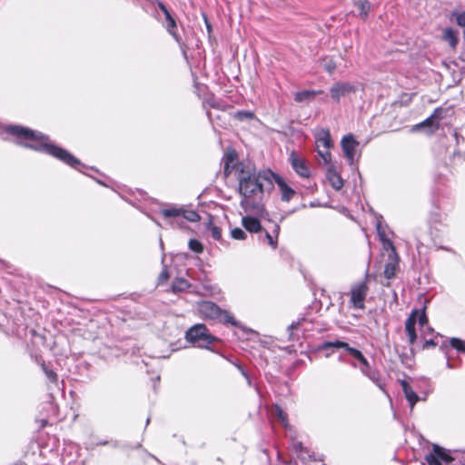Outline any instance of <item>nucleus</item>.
<instances>
[{
    "label": "nucleus",
    "instance_id": "obj_34",
    "mask_svg": "<svg viewBox=\"0 0 465 465\" xmlns=\"http://www.w3.org/2000/svg\"><path fill=\"white\" fill-rule=\"evenodd\" d=\"M447 111V109H443L442 107H437L430 114L431 118H433L434 121L439 124L440 120L446 117Z\"/></svg>",
    "mask_w": 465,
    "mask_h": 465
},
{
    "label": "nucleus",
    "instance_id": "obj_49",
    "mask_svg": "<svg viewBox=\"0 0 465 465\" xmlns=\"http://www.w3.org/2000/svg\"><path fill=\"white\" fill-rule=\"evenodd\" d=\"M164 256H165V254L163 253V258H162V263H163V262H164Z\"/></svg>",
    "mask_w": 465,
    "mask_h": 465
},
{
    "label": "nucleus",
    "instance_id": "obj_7",
    "mask_svg": "<svg viewBox=\"0 0 465 465\" xmlns=\"http://www.w3.org/2000/svg\"><path fill=\"white\" fill-rule=\"evenodd\" d=\"M350 355L360 362V370L361 373L368 377L381 391H384L385 384L381 379L380 372L370 365L364 355L355 348L350 349Z\"/></svg>",
    "mask_w": 465,
    "mask_h": 465
},
{
    "label": "nucleus",
    "instance_id": "obj_52",
    "mask_svg": "<svg viewBox=\"0 0 465 465\" xmlns=\"http://www.w3.org/2000/svg\"><path fill=\"white\" fill-rule=\"evenodd\" d=\"M149 422H150V418H147V420H146V425H147V424H149Z\"/></svg>",
    "mask_w": 465,
    "mask_h": 465
},
{
    "label": "nucleus",
    "instance_id": "obj_18",
    "mask_svg": "<svg viewBox=\"0 0 465 465\" xmlns=\"http://www.w3.org/2000/svg\"><path fill=\"white\" fill-rule=\"evenodd\" d=\"M377 232L382 242L383 249L386 251H390V258L398 256L392 242L386 237L385 232L382 230L380 223H377Z\"/></svg>",
    "mask_w": 465,
    "mask_h": 465
},
{
    "label": "nucleus",
    "instance_id": "obj_37",
    "mask_svg": "<svg viewBox=\"0 0 465 465\" xmlns=\"http://www.w3.org/2000/svg\"><path fill=\"white\" fill-rule=\"evenodd\" d=\"M188 245L189 248L196 253H201L203 250V244L196 239H191Z\"/></svg>",
    "mask_w": 465,
    "mask_h": 465
},
{
    "label": "nucleus",
    "instance_id": "obj_15",
    "mask_svg": "<svg viewBox=\"0 0 465 465\" xmlns=\"http://www.w3.org/2000/svg\"><path fill=\"white\" fill-rule=\"evenodd\" d=\"M272 181L278 185L282 201L289 202L295 195V191L290 187L285 180L279 174L273 173V175H272Z\"/></svg>",
    "mask_w": 465,
    "mask_h": 465
},
{
    "label": "nucleus",
    "instance_id": "obj_35",
    "mask_svg": "<svg viewBox=\"0 0 465 465\" xmlns=\"http://www.w3.org/2000/svg\"><path fill=\"white\" fill-rule=\"evenodd\" d=\"M169 277H170V274H169L167 266L165 264H163L162 272L159 274L158 279H157V284L158 285L164 284L168 281Z\"/></svg>",
    "mask_w": 465,
    "mask_h": 465
},
{
    "label": "nucleus",
    "instance_id": "obj_17",
    "mask_svg": "<svg viewBox=\"0 0 465 465\" xmlns=\"http://www.w3.org/2000/svg\"><path fill=\"white\" fill-rule=\"evenodd\" d=\"M405 398L407 399L411 409L412 410L415 404L420 401L418 394L412 390L411 385L404 380L400 381Z\"/></svg>",
    "mask_w": 465,
    "mask_h": 465
},
{
    "label": "nucleus",
    "instance_id": "obj_32",
    "mask_svg": "<svg viewBox=\"0 0 465 465\" xmlns=\"http://www.w3.org/2000/svg\"><path fill=\"white\" fill-rule=\"evenodd\" d=\"M234 118L242 122L246 120H252L254 118V114L251 111L242 110L234 114Z\"/></svg>",
    "mask_w": 465,
    "mask_h": 465
},
{
    "label": "nucleus",
    "instance_id": "obj_10",
    "mask_svg": "<svg viewBox=\"0 0 465 465\" xmlns=\"http://www.w3.org/2000/svg\"><path fill=\"white\" fill-rule=\"evenodd\" d=\"M424 460L428 465H442L441 461L450 464L454 460V458H452L444 448L433 444L432 451L426 454Z\"/></svg>",
    "mask_w": 465,
    "mask_h": 465
},
{
    "label": "nucleus",
    "instance_id": "obj_40",
    "mask_svg": "<svg viewBox=\"0 0 465 465\" xmlns=\"http://www.w3.org/2000/svg\"><path fill=\"white\" fill-rule=\"evenodd\" d=\"M323 68L325 71H327L328 73L331 74L335 68H336V64L333 61L331 60H329L328 62H326L323 65Z\"/></svg>",
    "mask_w": 465,
    "mask_h": 465
},
{
    "label": "nucleus",
    "instance_id": "obj_27",
    "mask_svg": "<svg viewBox=\"0 0 465 465\" xmlns=\"http://www.w3.org/2000/svg\"><path fill=\"white\" fill-rule=\"evenodd\" d=\"M274 413L285 429H292L288 422V414L279 405L274 406Z\"/></svg>",
    "mask_w": 465,
    "mask_h": 465
},
{
    "label": "nucleus",
    "instance_id": "obj_23",
    "mask_svg": "<svg viewBox=\"0 0 465 465\" xmlns=\"http://www.w3.org/2000/svg\"><path fill=\"white\" fill-rule=\"evenodd\" d=\"M391 261L385 264L384 276L391 280L395 276L398 268V256L390 258Z\"/></svg>",
    "mask_w": 465,
    "mask_h": 465
},
{
    "label": "nucleus",
    "instance_id": "obj_51",
    "mask_svg": "<svg viewBox=\"0 0 465 465\" xmlns=\"http://www.w3.org/2000/svg\"><path fill=\"white\" fill-rule=\"evenodd\" d=\"M160 245H161V248L163 247V242H162V240H160Z\"/></svg>",
    "mask_w": 465,
    "mask_h": 465
},
{
    "label": "nucleus",
    "instance_id": "obj_24",
    "mask_svg": "<svg viewBox=\"0 0 465 465\" xmlns=\"http://www.w3.org/2000/svg\"><path fill=\"white\" fill-rule=\"evenodd\" d=\"M442 38L449 43V45L452 47V48H455L458 42H459V38H458V31L457 30H454L452 28H446L444 31H443V35H442Z\"/></svg>",
    "mask_w": 465,
    "mask_h": 465
},
{
    "label": "nucleus",
    "instance_id": "obj_2",
    "mask_svg": "<svg viewBox=\"0 0 465 465\" xmlns=\"http://www.w3.org/2000/svg\"><path fill=\"white\" fill-rule=\"evenodd\" d=\"M8 132L16 137L26 140L22 143L25 147L45 152L78 171L81 170V167H84V164L77 158L65 149L52 143L49 137L40 132L16 125L10 126Z\"/></svg>",
    "mask_w": 465,
    "mask_h": 465
},
{
    "label": "nucleus",
    "instance_id": "obj_14",
    "mask_svg": "<svg viewBox=\"0 0 465 465\" xmlns=\"http://www.w3.org/2000/svg\"><path fill=\"white\" fill-rule=\"evenodd\" d=\"M158 7L161 9V11L163 13L165 17V24L164 26L168 33L177 41H180V36L177 34V25L175 19L173 17L171 13L168 11L166 6L163 3L158 2L157 3Z\"/></svg>",
    "mask_w": 465,
    "mask_h": 465
},
{
    "label": "nucleus",
    "instance_id": "obj_46",
    "mask_svg": "<svg viewBox=\"0 0 465 465\" xmlns=\"http://www.w3.org/2000/svg\"><path fill=\"white\" fill-rule=\"evenodd\" d=\"M293 446L296 450H302V442H295Z\"/></svg>",
    "mask_w": 465,
    "mask_h": 465
},
{
    "label": "nucleus",
    "instance_id": "obj_31",
    "mask_svg": "<svg viewBox=\"0 0 465 465\" xmlns=\"http://www.w3.org/2000/svg\"><path fill=\"white\" fill-rule=\"evenodd\" d=\"M451 348L457 350L459 352L465 353V341L459 338H451L450 340Z\"/></svg>",
    "mask_w": 465,
    "mask_h": 465
},
{
    "label": "nucleus",
    "instance_id": "obj_25",
    "mask_svg": "<svg viewBox=\"0 0 465 465\" xmlns=\"http://www.w3.org/2000/svg\"><path fill=\"white\" fill-rule=\"evenodd\" d=\"M322 91H312V90H303L297 92L294 95V100L297 103H302L306 100H310L314 98L316 94H322Z\"/></svg>",
    "mask_w": 465,
    "mask_h": 465
},
{
    "label": "nucleus",
    "instance_id": "obj_1",
    "mask_svg": "<svg viewBox=\"0 0 465 465\" xmlns=\"http://www.w3.org/2000/svg\"><path fill=\"white\" fill-rule=\"evenodd\" d=\"M239 171V193L242 199L240 202L241 207L244 212H254L262 214L264 212L261 202L263 198L264 191L272 188V171L256 173L251 169H241Z\"/></svg>",
    "mask_w": 465,
    "mask_h": 465
},
{
    "label": "nucleus",
    "instance_id": "obj_30",
    "mask_svg": "<svg viewBox=\"0 0 465 465\" xmlns=\"http://www.w3.org/2000/svg\"><path fill=\"white\" fill-rule=\"evenodd\" d=\"M427 126L433 127L434 130H436L439 128V124L436 123L433 118H431V115H430L428 118H426L421 123L415 124L412 127V131H417V130H420V128L427 127Z\"/></svg>",
    "mask_w": 465,
    "mask_h": 465
},
{
    "label": "nucleus",
    "instance_id": "obj_39",
    "mask_svg": "<svg viewBox=\"0 0 465 465\" xmlns=\"http://www.w3.org/2000/svg\"><path fill=\"white\" fill-rule=\"evenodd\" d=\"M231 236L235 240H244L247 234L242 229L237 227L231 231Z\"/></svg>",
    "mask_w": 465,
    "mask_h": 465
},
{
    "label": "nucleus",
    "instance_id": "obj_20",
    "mask_svg": "<svg viewBox=\"0 0 465 465\" xmlns=\"http://www.w3.org/2000/svg\"><path fill=\"white\" fill-rule=\"evenodd\" d=\"M354 6L359 11L358 16L366 21L368 19L369 14L371 12V4L368 0H355Z\"/></svg>",
    "mask_w": 465,
    "mask_h": 465
},
{
    "label": "nucleus",
    "instance_id": "obj_19",
    "mask_svg": "<svg viewBox=\"0 0 465 465\" xmlns=\"http://www.w3.org/2000/svg\"><path fill=\"white\" fill-rule=\"evenodd\" d=\"M242 224L250 232H258L262 230L260 221L252 216L247 215L242 218Z\"/></svg>",
    "mask_w": 465,
    "mask_h": 465
},
{
    "label": "nucleus",
    "instance_id": "obj_50",
    "mask_svg": "<svg viewBox=\"0 0 465 465\" xmlns=\"http://www.w3.org/2000/svg\"><path fill=\"white\" fill-rule=\"evenodd\" d=\"M207 25V29L210 31L211 30V25L209 24H206Z\"/></svg>",
    "mask_w": 465,
    "mask_h": 465
},
{
    "label": "nucleus",
    "instance_id": "obj_48",
    "mask_svg": "<svg viewBox=\"0 0 465 465\" xmlns=\"http://www.w3.org/2000/svg\"><path fill=\"white\" fill-rule=\"evenodd\" d=\"M461 460H462L463 465H465V451L463 452Z\"/></svg>",
    "mask_w": 465,
    "mask_h": 465
},
{
    "label": "nucleus",
    "instance_id": "obj_21",
    "mask_svg": "<svg viewBox=\"0 0 465 465\" xmlns=\"http://www.w3.org/2000/svg\"><path fill=\"white\" fill-rule=\"evenodd\" d=\"M327 178L333 189L338 191V190L341 189V187L343 186L342 178L336 171H334L331 168H330L328 170Z\"/></svg>",
    "mask_w": 465,
    "mask_h": 465
},
{
    "label": "nucleus",
    "instance_id": "obj_4",
    "mask_svg": "<svg viewBox=\"0 0 465 465\" xmlns=\"http://www.w3.org/2000/svg\"><path fill=\"white\" fill-rule=\"evenodd\" d=\"M185 339L188 342L202 349L209 348L216 341V338L209 332L207 327L202 323L194 324L189 328L185 332Z\"/></svg>",
    "mask_w": 465,
    "mask_h": 465
},
{
    "label": "nucleus",
    "instance_id": "obj_47",
    "mask_svg": "<svg viewBox=\"0 0 465 465\" xmlns=\"http://www.w3.org/2000/svg\"><path fill=\"white\" fill-rule=\"evenodd\" d=\"M447 367L450 369L454 368L449 360L447 361Z\"/></svg>",
    "mask_w": 465,
    "mask_h": 465
},
{
    "label": "nucleus",
    "instance_id": "obj_26",
    "mask_svg": "<svg viewBox=\"0 0 465 465\" xmlns=\"http://www.w3.org/2000/svg\"><path fill=\"white\" fill-rule=\"evenodd\" d=\"M280 232V225L274 224L272 232H265V238L268 241V244L273 249L277 247V238Z\"/></svg>",
    "mask_w": 465,
    "mask_h": 465
},
{
    "label": "nucleus",
    "instance_id": "obj_43",
    "mask_svg": "<svg viewBox=\"0 0 465 465\" xmlns=\"http://www.w3.org/2000/svg\"><path fill=\"white\" fill-rule=\"evenodd\" d=\"M299 325H300V322H292V324H290V325L288 326V331L290 332V338H291V337H292V330H296V329H298Z\"/></svg>",
    "mask_w": 465,
    "mask_h": 465
},
{
    "label": "nucleus",
    "instance_id": "obj_36",
    "mask_svg": "<svg viewBox=\"0 0 465 465\" xmlns=\"http://www.w3.org/2000/svg\"><path fill=\"white\" fill-rule=\"evenodd\" d=\"M220 321L224 322L225 323H230L232 326H238L239 323L232 314L229 312L223 311V315L219 318Z\"/></svg>",
    "mask_w": 465,
    "mask_h": 465
},
{
    "label": "nucleus",
    "instance_id": "obj_44",
    "mask_svg": "<svg viewBox=\"0 0 465 465\" xmlns=\"http://www.w3.org/2000/svg\"><path fill=\"white\" fill-rule=\"evenodd\" d=\"M206 114H207V117L209 119V121L213 124L215 119H219L220 116L219 115H213V113H211L210 111H206Z\"/></svg>",
    "mask_w": 465,
    "mask_h": 465
},
{
    "label": "nucleus",
    "instance_id": "obj_6",
    "mask_svg": "<svg viewBox=\"0 0 465 465\" xmlns=\"http://www.w3.org/2000/svg\"><path fill=\"white\" fill-rule=\"evenodd\" d=\"M417 322L420 329L427 328L430 331H434L433 329L429 326V321L425 311H413L405 322V331L408 335L409 342L411 345H413L417 340V333L415 331V325Z\"/></svg>",
    "mask_w": 465,
    "mask_h": 465
},
{
    "label": "nucleus",
    "instance_id": "obj_42",
    "mask_svg": "<svg viewBox=\"0 0 465 465\" xmlns=\"http://www.w3.org/2000/svg\"><path fill=\"white\" fill-rule=\"evenodd\" d=\"M456 21L460 26L465 27V11L457 15Z\"/></svg>",
    "mask_w": 465,
    "mask_h": 465
},
{
    "label": "nucleus",
    "instance_id": "obj_13",
    "mask_svg": "<svg viewBox=\"0 0 465 465\" xmlns=\"http://www.w3.org/2000/svg\"><path fill=\"white\" fill-rule=\"evenodd\" d=\"M289 163L295 173L302 178H309L311 175V170L307 162L300 157L294 151L289 155Z\"/></svg>",
    "mask_w": 465,
    "mask_h": 465
},
{
    "label": "nucleus",
    "instance_id": "obj_9",
    "mask_svg": "<svg viewBox=\"0 0 465 465\" xmlns=\"http://www.w3.org/2000/svg\"><path fill=\"white\" fill-rule=\"evenodd\" d=\"M357 91L358 87L356 84L351 82L338 81L331 86L330 95L334 102L339 103L341 98L350 97L351 94H355Z\"/></svg>",
    "mask_w": 465,
    "mask_h": 465
},
{
    "label": "nucleus",
    "instance_id": "obj_28",
    "mask_svg": "<svg viewBox=\"0 0 465 465\" xmlns=\"http://www.w3.org/2000/svg\"><path fill=\"white\" fill-rule=\"evenodd\" d=\"M236 160V153L234 152L227 153L224 156V174L228 176L232 168V164Z\"/></svg>",
    "mask_w": 465,
    "mask_h": 465
},
{
    "label": "nucleus",
    "instance_id": "obj_5",
    "mask_svg": "<svg viewBox=\"0 0 465 465\" xmlns=\"http://www.w3.org/2000/svg\"><path fill=\"white\" fill-rule=\"evenodd\" d=\"M314 137L317 153L321 158L320 163L326 165L331 161L330 149L333 146V143L331 137V133L329 129L321 128L315 132Z\"/></svg>",
    "mask_w": 465,
    "mask_h": 465
},
{
    "label": "nucleus",
    "instance_id": "obj_12",
    "mask_svg": "<svg viewBox=\"0 0 465 465\" xmlns=\"http://www.w3.org/2000/svg\"><path fill=\"white\" fill-rule=\"evenodd\" d=\"M197 307L200 315L205 319L216 320L223 315V310L213 302H201Z\"/></svg>",
    "mask_w": 465,
    "mask_h": 465
},
{
    "label": "nucleus",
    "instance_id": "obj_11",
    "mask_svg": "<svg viewBox=\"0 0 465 465\" xmlns=\"http://www.w3.org/2000/svg\"><path fill=\"white\" fill-rule=\"evenodd\" d=\"M341 149L349 164H354L356 150L359 146V142L352 134H346L341 141Z\"/></svg>",
    "mask_w": 465,
    "mask_h": 465
},
{
    "label": "nucleus",
    "instance_id": "obj_33",
    "mask_svg": "<svg viewBox=\"0 0 465 465\" xmlns=\"http://www.w3.org/2000/svg\"><path fill=\"white\" fill-rule=\"evenodd\" d=\"M42 369H43L46 378L50 381V382L57 384V382H58L57 374L53 370L48 369V367L45 363H42Z\"/></svg>",
    "mask_w": 465,
    "mask_h": 465
},
{
    "label": "nucleus",
    "instance_id": "obj_8",
    "mask_svg": "<svg viewBox=\"0 0 465 465\" xmlns=\"http://www.w3.org/2000/svg\"><path fill=\"white\" fill-rule=\"evenodd\" d=\"M369 292L366 281L355 283L351 288L350 304L354 309L363 310L365 308V299Z\"/></svg>",
    "mask_w": 465,
    "mask_h": 465
},
{
    "label": "nucleus",
    "instance_id": "obj_45",
    "mask_svg": "<svg viewBox=\"0 0 465 465\" xmlns=\"http://www.w3.org/2000/svg\"><path fill=\"white\" fill-rule=\"evenodd\" d=\"M421 336L423 338H426L427 335H430L433 333V331H430L427 328L420 329Z\"/></svg>",
    "mask_w": 465,
    "mask_h": 465
},
{
    "label": "nucleus",
    "instance_id": "obj_38",
    "mask_svg": "<svg viewBox=\"0 0 465 465\" xmlns=\"http://www.w3.org/2000/svg\"><path fill=\"white\" fill-rule=\"evenodd\" d=\"M209 230L213 240L222 241V229L220 227L216 225H211Z\"/></svg>",
    "mask_w": 465,
    "mask_h": 465
},
{
    "label": "nucleus",
    "instance_id": "obj_16",
    "mask_svg": "<svg viewBox=\"0 0 465 465\" xmlns=\"http://www.w3.org/2000/svg\"><path fill=\"white\" fill-rule=\"evenodd\" d=\"M188 291L189 292H193L200 294L198 291L193 288V285L183 277H176L173 279L171 284V292L173 293H180Z\"/></svg>",
    "mask_w": 465,
    "mask_h": 465
},
{
    "label": "nucleus",
    "instance_id": "obj_22",
    "mask_svg": "<svg viewBox=\"0 0 465 465\" xmlns=\"http://www.w3.org/2000/svg\"><path fill=\"white\" fill-rule=\"evenodd\" d=\"M331 348L335 349H344L350 354V349H353L347 342L341 341H324L321 345H319L320 350H329Z\"/></svg>",
    "mask_w": 465,
    "mask_h": 465
},
{
    "label": "nucleus",
    "instance_id": "obj_41",
    "mask_svg": "<svg viewBox=\"0 0 465 465\" xmlns=\"http://www.w3.org/2000/svg\"><path fill=\"white\" fill-rule=\"evenodd\" d=\"M424 339H425V341L422 345L423 350H427V349H430V347H434L437 345V342L434 341L433 338H430L428 340L426 338H424Z\"/></svg>",
    "mask_w": 465,
    "mask_h": 465
},
{
    "label": "nucleus",
    "instance_id": "obj_3",
    "mask_svg": "<svg viewBox=\"0 0 465 465\" xmlns=\"http://www.w3.org/2000/svg\"><path fill=\"white\" fill-rule=\"evenodd\" d=\"M161 213L169 220L168 224L173 228H184L186 226L185 221L198 222L201 219L195 211L174 206L162 209Z\"/></svg>",
    "mask_w": 465,
    "mask_h": 465
},
{
    "label": "nucleus",
    "instance_id": "obj_29",
    "mask_svg": "<svg viewBox=\"0 0 465 465\" xmlns=\"http://www.w3.org/2000/svg\"><path fill=\"white\" fill-rule=\"evenodd\" d=\"M203 106H209L211 108L218 109L224 111L226 109V104L220 100L215 99L214 97L206 98L203 102Z\"/></svg>",
    "mask_w": 465,
    "mask_h": 465
}]
</instances>
